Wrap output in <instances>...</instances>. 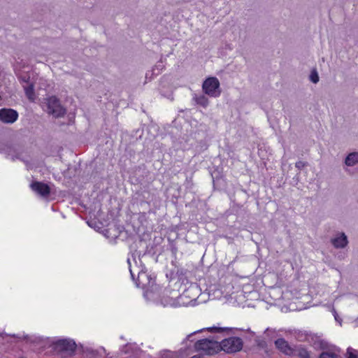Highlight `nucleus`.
Returning <instances> with one entry per match:
<instances>
[{"label":"nucleus","mask_w":358,"mask_h":358,"mask_svg":"<svg viewBox=\"0 0 358 358\" xmlns=\"http://www.w3.org/2000/svg\"><path fill=\"white\" fill-rule=\"evenodd\" d=\"M220 350L227 353H235L242 350L243 346V340L239 337H229L219 343Z\"/></svg>","instance_id":"f03ea898"},{"label":"nucleus","mask_w":358,"mask_h":358,"mask_svg":"<svg viewBox=\"0 0 358 358\" xmlns=\"http://www.w3.org/2000/svg\"><path fill=\"white\" fill-rule=\"evenodd\" d=\"M130 273H131V277L134 278V274H133V273H132V271H131V269H130Z\"/></svg>","instance_id":"5701e85b"},{"label":"nucleus","mask_w":358,"mask_h":358,"mask_svg":"<svg viewBox=\"0 0 358 358\" xmlns=\"http://www.w3.org/2000/svg\"><path fill=\"white\" fill-rule=\"evenodd\" d=\"M310 80L313 83H317L319 81V76L315 71L311 72V74L310 76Z\"/></svg>","instance_id":"f3484780"},{"label":"nucleus","mask_w":358,"mask_h":358,"mask_svg":"<svg viewBox=\"0 0 358 358\" xmlns=\"http://www.w3.org/2000/svg\"><path fill=\"white\" fill-rule=\"evenodd\" d=\"M31 189L43 197H48L50 194V187L42 182H33L30 185Z\"/></svg>","instance_id":"0eeeda50"},{"label":"nucleus","mask_w":358,"mask_h":358,"mask_svg":"<svg viewBox=\"0 0 358 358\" xmlns=\"http://www.w3.org/2000/svg\"><path fill=\"white\" fill-rule=\"evenodd\" d=\"M347 358H358V351L352 348L347 350Z\"/></svg>","instance_id":"4468645a"},{"label":"nucleus","mask_w":358,"mask_h":358,"mask_svg":"<svg viewBox=\"0 0 358 358\" xmlns=\"http://www.w3.org/2000/svg\"><path fill=\"white\" fill-rule=\"evenodd\" d=\"M22 82L25 83V85H23L22 87L24 88L27 97L29 101H34L35 99L34 84L32 83H29L28 79L27 80L25 78H22Z\"/></svg>","instance_id":"1a4fd4ad"},{"label":"nucleus","mask_w":358,"mask_h":358,"mask_svg":"<svg viewBox=\"0 0 358 358\" xmlns=\"http://www.w3.org/2000/svg\"><path fill=\"white\" fill-rule=\"evenodd\" d=\"M220 86V81L216 77H209L203 81L202 90L210 97H218L221 94Z\"/></svg>","instance_id":"7ed1b4c3"},{"label":"nucleus","mask_w":358,"mask_h":358,"mask_svg":"<svg viewBox=\"0 0 358 358\" xmlns=\"http://www.w3.org/2000/svg\"><path fill=\"white\" fill-rule=\"evenodd\" d=\"M194 348L196 352H200L203 355H212L219 352L220 345L217 341L204 338L197 341L194 344Z\"/></svg>","instance_id":"f257e3e1"},{"label":"nucleus","mask_w":358,"mask_h":358,"mask_svg":"<svg viewBox=\"0 0 358 358\" xmlns=\"http://www.w3.org/2000/svg\"><path fill=\"white\" fill-rule=\"evenodd\" d=\"M143 277H146V274L145 273H139L138 274V280L141 281V278H143Z\"/></svg>","instance_id":"412c9836"},{"label":"nucleus","mask_w":358,"mask_h":358,"mask_svg":"<svg viewBox=\"0 0 358 358\" xmlns=\"http://www.w3.org/2000/svg\"><path fill=\"white\" fill-rule=\"evenodd\" d=\"M331 243L336 248H343L348 243V238L345 234L342 233L339 236L331 239Z\"/></svg>","instance_id":"9d476101"},{"label":"nucleus","mask_w":358,"mask_h":358,"mask_svg":"<svg viewBox=\"0 0 358 358\" xmlns=\"http://www.w3.org/2000/svg\"><path fill=\"white\" fill-rule=\"evenodd\" d=\"M164 65L162 62H158V64L155 66V68L152 70V74L158 75L161 71L163 69Z\"/></svg>","instance_id":"2eb2a0df"},{"label":"nucleus","mask_w":358,"mask_h":358,"mask_svg":"<svg viewBox=\"0 0 358 358\" xmlns=\"http://www.w3.org/2000/svg\"><path fill=\"white\" fill-rule=\"evenodd\" d=\"M275 347L283 354L288 356L294 355V348L291 347L284 338H278L275 341Z\"/></svg>","instance_id":"6e6552de"},{"label":"nucleus","mask_w":358,"mask_h":358,"mask_svg":"<svg viewBox=\"0 0 358 358\" xmlns=\"http://www.w3.org/2000/svg\"><path fill=\"white\" fill-rule=\"evenodd\" d=\"M320 358H341V357L334 352H324L320 355Z\"/></svg>","instance_id":"dca6fc26"},{"label":"nucleus","mask_w":358,"mask_h":358,"mask_svg":"<svg viewBox=\"0 0 358 358\" xmlns=\"http://www.w3.org/2000/svg\"><path fill=\"white\" fill-rule=\"evenodd\" d=\"M148 76H149V73H147L146 75H145V78H148Z\"/></svg>","instance_id":"393cba45"},{"label":"nucleus","mask_w":358,"mask_h":358,"mask_svg":"<svg viewBox=\"0 0 358 358\" xmlns=\"http://www.w3.org/2000/svg\"><path fill=\"white\" fill-rule=\"evenodd\" d=\"M191 358H201V357L199 355H194Z\"/></svg>","instance_id":"4be33fe9"},{"label":"nucleus","mask_w":358,"mask_h":358,"mask_svg":"<svg viewBox=\"0 0 358 358\" xmlns=\"http://www.w3.org/2000/svg\"><path fill=\"white\" fill-rule=\"evenodd\" d=\"M345 163L348 166H355L358 163V152H352L346 158Z\"/></svg>","instance_id":"f8f14e48"},{"label":"nucleus","mask_w":358,"mask_h":358,"mask_svg":"<svg viewBox=\"0 0 358 358\" xmlns=\"http://www.w3.org/2000/svg\"><path fill=\"white\" fill-rule=\"evenodd\" d=\"M18 118V113L11 108L0 109V120L6 124H12Z\"/></svg>","instance_id":"423d86ee"},{"label":"nucleus","mask_w":358,"mask_h":358,"mask_svg":"<svg viewBox=\"0 0 358 358\" xmlns=\"http://www.w3.org/2000/svg\"><path fill=\"white\" fill-rule=\"evenodd\" d=\"M306 166V163L301 161L296 162L295 164V166L299 169H301Z\"/></svg>","instance_id":"a211bd4d"},{"label":"nucleus","mask_w":358,"mask_h":358,"mask_svg":"<svg viewBox=\"0 0 358 358\" xmlns=\"http://www.w3.org/2000/svg\"><path fill=\"white\" fill-rule=\"evenodd\" d=\"M193 99L197 104L203 108H206L209 103L208 98L203 94L195 95Z\"/></svg>","instance_id":"ddd939ff"},{"label":"nucleus","mask_w":358,"mask_h":358,"mask_svg":"<svg viewBox=\"0 0 358 358\" xmlns=\"http://www.w3.org/2000/svg\"><path fill=\"white\" fill-rule=\"evenodd\" d=\"M332 313H333L335 320L341 323V320L339 319L338 313L334 307H332Z\"/></svg>","instance_id":"6ab92c4d"},{"label":"nucleus","mask_w":358,"mask_h":358,"mask_svg":"<svg viewBox=\"0 0 358 358\" xmlns=\"http://www.w3.org/2000/svg\"><path fill=\"white\" fill-rule=\"evenodd\" d=\"M54 348L62 355H71L76 350V344L71 339H59L54 343Z\"/></svg>","instance_id":"39448f33"},{"label":"nucleus","mask_w":358,"mask_h":358,"mask_svg":"<svg viewBox=\"0 0 358 358\" xmlns=\"http://www.w3.org/2000/svg\"><path fill=\"white\" fill-rule=\"evenodd\" d=\"M214 329H216L217 328L216 327H213ZM208 330L211 331L213 329V328H208Z\"/></svg>","instance_id":"b1692460"},{"label":"nucleus","mask_w":358,"mask_h":358,"mask_svg":"<svg viewBox=\"0 0 358 358\" xmlns=\"http://www.w3.org/2000/svg\"><path fill=\"white\" fill-rule=\"evenodd\" d=\"M202 331H203V329H201V330L196 331H194V333H192V334H189V335L187 336V339L190 340V339H191V338L193 336V335H194V334H196V333L201 332Z\"/></svg>","instance_id":"aec40b11"},{"label":"nucleus","mask_w":358,"mask_h":358,"mask_svg":"<svg viewBox=\"0 0 358 358\" xmlns=\"http://www.w3.org/2000/svg\"><path fill=\"white\" fill-rule=\"evenodd\" d=\"M47 112L55 117L64 116L66 110L61 105L59 100L55 96L47 99Z\"/></svg>","instance_id":"20e7f679"},{"label":"nucleus","mask_w":358,"mask_h":358,"mask_svg":"<svg viewBox=\"0 0 358 358\" xmlns=\"http://www.w3.org/2000/svg\"><path fill=\"white\" fill-rule=\"evenodd\" d=\"M298 356L300 358H310L309 352L306 348L299 345L294 347V355Z\"/></svg>","instance_id":"9b49d317"}]
</instances>
